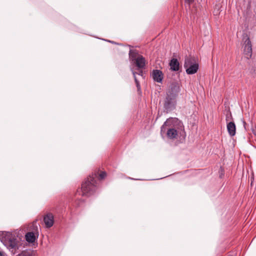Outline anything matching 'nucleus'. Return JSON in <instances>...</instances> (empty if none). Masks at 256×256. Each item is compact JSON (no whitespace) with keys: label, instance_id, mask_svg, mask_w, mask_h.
I'll return each mask as SVG.
<instances>
[{"label":"nucleus","instance_id":"1","mask_svg":"<svg viewBox=\"0 0 256 256\" xmlns=\"http://www.w3.org/2000/svg\"><path fill=\"white\" fill-rule=\"evenodd\" d=\"M178 123H179L178 120L176 118L167 119L161 127V134L166 133L168 138L172 140L176 138L178 134Z\"/></svg>","mask_w":256,"mask_h":256},{"label":"nucleus","instance_id":"2","mask_svg":"<svg viewBox=\"0 0 256 256\" xmlns=\"http://www.w3.org/2000/svg\"><path fill=\"white\" fill-rule=\"evenodd\" d=\"M96 176V173L92 174L82 182L81 187L82 196H90L96 192L98 188Z\"/></svg>","mask_w":256,"mask_h":256},{"label":"nucleus","instance_id":"3","mask_svg":"<svg viewBox=\"0 0 256 256\" xmlns=\"http://www.w3.org/2000/svg\"><path fill=\"white\" fill-rule=\"evenodd\" d=\"M179 92V88L174 86L166 92V96L164 100V111L168 112L175 108L176 98Z\"/></svg>","mask_w":256,"mask_h":256},{"label":"nucleus","instance_id":"4","mask_svg":"<svg viewBox=\"0 0 256 256\" xmlns=\"http://www.w3.org/2000/svg\"><path fill=\"white\" fill-rule=\"evenodd\" d=\"M242 42L244 55L246 59L250 60L252 58V43L247 34L243 35Z\"/></svg>","mask_w":256,"mask_h":256},{"label":"nucleus","instance_id":"5","mask_svg":"<svg viewBox=\"0 0 256 256\" xmlns=\"http://www.w3.org/2000/svg\"><path fill=\"white\" fill-rule=\"evenodd\" d=\"M184 68L186 72L188 74H192L196 73L198 69V64L194 58L186 56L185 58Z\"/></svg>","mask_w":256,"mask_h":256},{"label":"nucleus","instance_id":"6","mask_svg":"<svg viewBox=\"0 0 256 256\" xmlns=\"http://www.w3.org/2000/svg\"><path fill=\"white\" fill-rule=\"evenodd\" d=\"M32 232H28L26 234V240L28 242H34L38 237V228L36 222H34L30 226Z\"/></svg>","mask_w":256,"mask_h":256},{"label":"nucleus","instance_id":"7","mask_svg":"<svg viewBox=\"0 0 256 256\" xmlns=\"http://www.w3.org/2000/svg\"><path fill=\"white\" fill-rule=\"evenodd\" d=\"M5 243L6 246L14 254L18 248V240L12 234L8 235L6 237Z\"/></svg>","mask_w":256,"mask_h":256},{"label":"nucleus","instance_id":"8","mask_svg":"<svg viewBox=\"0 0 256 256\" xmlns=\"http://www.w3.org/2000/svg\"><path fill=\"white\" fill-rule=\"evenodd\" d=\"M151 76L154 82L161 83L164 78V74L162 71L158 70H154L151 73Z\"/></svg>","mask_w":256,"mask_h":256},{"label":"nucleus","instance_id":"9","mask_svg":"<svg viewBox=\"0 0 256 256\" xmlns=\"http://www.w3.org/2000/svg\"><path fill=\"white\" fill-rule=\"evenodd\" d=\"M44 221L46 228L52 227L54 222V216L52 214H48L44 216Z\"/></svg>","mask_w":256,"mask_h":256},{"label":"nucleus","instance_id":"10","mask_svg":"<svg viewBox=\"0 0 256 256\" xmlns=\"http://www.w3.org/2000/svg\"><path fill=\"white\" fill-rule=\"evenodd\" d=\"M226 128L229 135L230 136H234L236 134V126L233 122H227Z\"/></svg>","mask_w":256,"mask_h":256},{"label":"nucleus","instance_id":"11","mask_svg":"<svg viewBox=\"0 0 256 256\" xmlns=\"http://www.w3.org/2000/svg\"><path fill=\"white\" fill-rule=\"evenodd\" d=\"M170 66L172 71H178L180 68V64L176 58H173L170 62Z\"/></svg>","mask_w":256,"mask_h":256},{"label":"nucleus","instance_id":"12","mask_svg":"<svg viewBox=\"0 0 256 256\" xmlns=\"http://www.w3.org/2000/svg\"><path fill=\"white\" fill-rule=\"evenodd\" d=\"M136 66L142 68L145 66V59L142 56H138L134 61Z\"/></svg>","mask_w":256,"mask_h":256},{"label":"nucleus","instance_id":"13","mask_svg":"<svg viewBox=\"0 0 256 256\" xmlns=\"http://www.w3.org/2000/svg\"><path fill=\"white\" fill-rule=\"evenodd\" d=\"M16 256H32V252L30 250H23Z\"/></svg>","mask_w":256,"mask_h":256},{"label":"nucleus","instance_id":"14","mask_svg":"<svg viewBox=\"0 0 256 256\" xmlns=\"http://www.w3.org/2000/svg\"><path fill=\"white\" fill-rule=\"evenodd\" d=\"M137 53L134 51L132 50H130L129 52V56L130 59L132 61H135L136 56Z\"/></svg>","mask_w":256,"mask_h":256},{"label":"nucleus","instance_id":"15","mask_svg":"<svg viewBox=\"0 0 256 256\" xmlns=\"http://www.w3.org/2000/svg\"><path fill=\"white\" fill-rule=\"evenodd\" d=\"M94 173H96L97 175L96 178L98 176V178L100 180L104 179L106 176V172H100L99 174H98V172H94Z\"/></svg>","mask_w":256,"mask_h":256},{"label":"nucleus","instance_id":"16","mask_svg":"<svg viewBox=\"0 0 256 256\" xmlns=\"http://www.w3.org/2000/svg\"><path fill=\"white\" fill-rule=\"evenodd\" d=\"M136 72H133V75H134V80H135V82H136V87L138 88V90H140V84L139 82L138 81V80H137V78H136Z\"/></svg>","mask_w":256,"mask_h":256},{"label":"nucleus","instance_id":"17","mask_svg":"<svg viewBox=\"0 0 256 256\" xmlns=\"http://www.w3.org/2000/svg\"><path fill=\"white\" fill-rule=\"evenodd\" d=\"M84 202L83 200H77L75 203L76 206H80Z\"/></svg>","mask_w":256,"mask_h":256},{"label":"nucleus","instance_id":"18","mask_svg":"<svg viewBox=\"0 0 256 256\" xmlns=\"http://www.w3.org/2000/svg\"><path fill=\"white\" fill-rule=\"evenodd\" d=\"M254 176H252L250 177V182H251V185L252 186L254 184Z\"/></svg>","mask_w":256,"mask_h":256},{"label":"nucleus","instance_id":"19","mask_svg":"<svg viewBox=\"0 0 256 256\" xmlns=\"http://www.w3.org/2000/svg\"><path fill=\"white\" fill-rule=\"evenodd\" d=\"M194 2V0H186V2L190 4Z\"/></svg>","mask_w":256,"mask_h":256},{"label":"nucleus","instance_id":"20","mask_svg":"<svg viewBox=\"0 0 256 256\" xmlns=\"http://www.w3.org/2000/svg\"><path fill=\"white\" fill-rule=\"evenodd\" d=\"M138 74H139V75H142V71H140V73H138Z\"/></svg>","mask_w":256,"mask_h":256},{"label":"nucleus","instance_id":"21","mask_svg":"<svg viewBox=\"0 0 256 256\" xmlns=\"http://www.w3.org/2000/svg\"><path fill=\"white\" fill-rule=\"evenodd\" d=\"M98 172H100V170H98V172H96V173H98ZM98 174H99V173H98Z\"/></svg>","mask_w":256,"mask_h":256},{"label":"nucleus","instance_id":"22","mask_svg":"<svg viewBox=\"0 0 256 256\" xmlns=\"http://www.w3.org/2000/svg\"><path fill=\"white\" fill-rule=\"evenodd\" d=\"M244 125L246 124V122H244Z\"/></svg>","mask_w":256,"mask_h":256},{"label":"nucleus","instance_id":"23","mask_svg":"<svg viewBox=\"0 0 256 256\" xmlns=\"http://www.w3.org/2000/svg\"><path fill=\"white\" fill-rule=\"evenodd\" d=\"M0 255H1V256L2 255V252H0Z\"/></svg>","mask_w":256,"mask_h":256}]
</instances>
